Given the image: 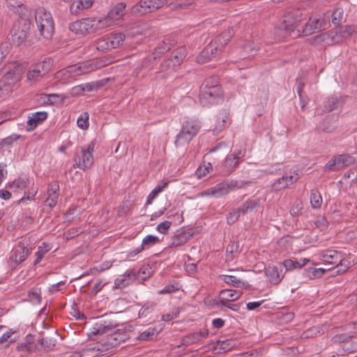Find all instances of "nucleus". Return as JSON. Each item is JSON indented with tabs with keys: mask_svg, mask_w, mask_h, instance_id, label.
I'll list each match as a JSON object with an SVG mask.
<instances>
[{
	"mask_svg": "<svg viewBox=\"0 0 357 357\" xmlns=\"http://www.w3.org/2000/svg\"><path fill=\"white\" fill-rule=\"evenodd\" d=\"M109 39V45L112 49L119 47L122 45L125 40V35L121 33H111L109 36H107Z\"/></svg>",
	"mask_w": 357,
	"mask_h": 357,
	"instance_id": "4c0bfd02",
	"label": "nucleus"
},
{
	"mask_svg": "<svg viewBox=\"0 0 357 357\" xmlns=\"http://www.w3.org/2000/svg\"><path fill=\"white\" fill-rule=\"evenodd\" d=\"M51 249L50 244L43 243L38 248L37 252L35 253L36 259L33 261V265L36 266L39 264L43 259L45 255H46Z\"/></svg>",
	"mask_w": 357,
	"mask_h": 357,
	"instance_id": "58836bf2",
	"label": "nucleus"
},
{
	"mask_svg": "<svg viewBox=\"0 0 357 357\" xmlns=\"http://www.w3.org/2000/svg\"><path fill=\"white\" fill-rule=\"evenodd\" d=\"M296 22L291 20L289 15H285L283 22L280 24L276 31L282 35V37L291 36L296 29Z\"/></svg>",
	"mask_w": 357,
	"mask_h": 357,
	"instance_id": "aec40b11",
	"label": "nucleus"
},
{
	"mask_svg": "<svg viewBox=\"0 0 357 357\" xmlns=\"http://www.w3.org/2000/svg\"><path fill=\"white\" fill-rule=\"evenodd\" d=\"M206 195L213 196L215 197H220L228 194V190L226 189L224 183H218L214 187L207 189L204 191Z\"/></svg>",
	"mask_w": 357,
	"mask_h": 357,
	"instance_id": "c756f323",
	"label": "nucleus"
},
{
	"mask_svg": "<svg viewBox=\"0 0 357 357\" xmlns=\"http://www.w3.org/2000/svg\"><path fill=\"white\" fill-rule=\"evenodd\" d=\"M246 154L245 148L235 150L232 153L226 156L223 162V167L222 172L225 176L231 174L238 168L241 160L245 157Z\"/></svg>",
	"mask_w": 357,
	"mask_h": 357,
	"instance_id": "1a4fd4ad",
	"label": "nucleus"
},
{
	"mask_svg": "<svg viewBox=\"0 0 357 357\" xmlns=\"http://www.w3.org/2000/svg\"><path fill=\"white\" fill-rule=\"evenodd\" d=\"M332 22L335 25H339L344 18V10L341 8H336L331 14Z\"/></svg>",
	"mask_w": 357,
	"mask_h": 357,
	"instance_id": "3c124183",
	"label": "nucleus"
},
{
	"mask_svg": "<svg viewBox=\"0 0 357 357\" xmlns=\"http://www.w3.org/2000/svg\"><path fill=\"white\" fill-rule=\"evenodd\" d=\"M199 342L200 341L196 333L185 335L182 340V343L185 345H189Z\"/></svg>",
	"mask_w": 357,
	"mask_h": 357,
	"instance_id": "bf43d9fd",
	"label": "nucleus"
},
{
	"mask_svg": "<svg viewBox=\"0 0 357 357\" xmlns=\"http://www.w3.org/2000/svg\"><path fill=\"white\" fill-rule=\"evenodd\" d=\"M5 70L3 77L0 80V91L8 92L20 80L22 68L15 63H10Z\"/></svg>",
	"mask_w": 357,
	"mask_h": 357,
	"instance_id": "423d86ee",
	"label": "nucleus"
},
{
	"mask_svg": "<svg viewBox=\"0 0 357 357\" xmlns=\"http://www.w3.org/2000/svg\"><path fill=\"white\" fill-rule=\"evenodd\" d=\"M162 331V328L150 327L140 333L137 337L139 340L147 341L153 340Z\"/></svg>",
	"mask_w": 357,
	"mask_h": 357,
	"instance_id": "2f4dec72",
	"label": "nucleus"
},
{
	"mask_svg": "<svg viewBox=\"0 0 357 357\" xmlns=\"http://www.w3.org/2000/svg\"><path fill=\"white\" fill-rule=\"evenodd\" d=\"M168 181H165L162 185H157L148 195L146 204H151L158 195L167 186Z\"/></svg>",
	"mask_w": 357,
	"mask_h": 357,
	"instance_id": "79ce46f5",
	"label": "nucleus"
},
{
	"mask_svg": "<svg viewBox=\"0 0 357 357\" xmlns=\"http://www.w3.org/2000/svg\"><path fill=\"white\" fill-rule=\"evenodd\" d=\"M135 279V272L133 269L127 270L124 274L119 275L114 281V287L117 289H122L128 286Z\"/></svg>",
	"mask_w": 357,
	"mask_h": 357,
	"instance_id": "b1692460",
	"label": "nucleus"
},
{
	"mask_svg": "<svg viewBox=\"0 0 357 357\" xmlns=\"http://www.w3.org/2000/svg\"><path fill=\"white\" fill-rule=\"evenodd\" d=\"M220 279L226 284L235 287H243L245 288H248L250 286L247 282H243L234 275H220Z\"/></svg>",
	"mask_w": 357,
	"mask_h": 357,
	"instance_id": "7c9ffc66",
	"label": "nucleus"
},
{
	"mask_svg": "<svg viewBox=\"0 0 357 357\" xmlns=\"http://www.w3.org/2000/svg\"><path fill=\"white\" fill-rule=\"evenodd\" d=\"M117 326V324L114 323L109 319H102L96 321L88 333L90 339H93L94 336L98 335H102L110 331Z\"/></svg>",
	"mask_w": 357,
	"mask_h": 357,
	"instance_id": "ddd939ff",
	"label": "nucleus"
},
{
	"mask_svg": "<svg viewBox=\"0 0 357 357\" xmlns=\"http://www.w3.org/2000/svg\"><path fill=\"white\" fill-rule=\"evenodd\" d=\"M220 121H218L213 130L214 135H218L221 132L227 125L229 121V116L226 112L220 117Z\"/></svg>",
	"mask_w": 357,
	"mask_h": 357,
	"instance_id": "37998d69",
	"label": "nucleus"
},
{
	"mask_svg": "<svg viewBox=\"0 0 357 357\" xmlns=\"http://www.w3.org/2000/svg\"><path fill=\"white\" fill-rule=\"evenodd\" d=\"M179 289V287L178 284H168L165 286L163 289L158 291V294H167L175 292Z\"/></svg>",
	"mask_w": 357,
	"mask_h": 357,
	"instance_id": "e2e57ef3",
	"label": "nucleus"
},
{
	"mask_svg": "<svg viewBox=\"0 0 357 357\" xmlns=\"http://www.w3.org/2000/svg\"><path fill=\"white\" fill-rule=\"evenodd\" d=\"M319 259L329 264H336L334 269L337 274L345 273L349 268L350 263L346 259H342L340 253L334 250H324L319 254Z\"/></svg>",
	"mask_w": 357,
	"mask_h": 357,
	"instance_id": "20e7f679",
	"label": "nucleus"
},
{
	"mask_svg": "<svg viewBox=\"0 0 357 357\" xmlns=\"http://www.w3.org/2000/svg\"><path fill=\"white\" fill-rule=\"evenodd\" d=\"M325 29V23L321 18L310 17L309 21L305 24L303 32L305 35H311L314 33L319 32L321 29Z\"/></svg>",
	"mask_w": 357,
	"mask_h": 357,
	"instance_id": "412c9836",
	"label": "nucleus"
},
{
	"mask_svg": "<svg viewBox=\"0 0 357 357\" xmlns=\"http://www.w3.org/2000/svg\"><path fill=\"white\" fill-rule=\"evenodd\" d=\"M167 3L168 0H140L131 8V13L136 15H143L161 8Z\"/></svg>",
	"mask_w": 357,
	"mask_h": 357,
	"instance_id": "6e6552de",
	"label": "nucleus"
},
{
	"mask_svg": "<svg viewBox=\"0 0 357 357\" xmlns=\"http://www.w3.org/2000/svg\"><path fill=\"white\" fill-rule=\"evenodd\" d=\"M233 36L232 29H227L218 35L214 40L211 43H214L218 46V52L221 51L222 49L229 43Z\"/></svg>",
	"mask_w": 357,
	"mask_h": 357,
	"instance_id": "a878e982",
	"label": "nucleus"
},
{
	"mask_svg": "<svg viewBox=\"0 0 357 357\" xmlns=\"http://www.w3.org/2000/svg\"><path fill=\"white\" fill-rule=\"evenodd\" d=\"M190 229H181L177 230L171 238L170 248H176L187 243L192 236Z\"/></svg>",
	"mask_w": 357,
	"mask_h": 357,
	"instance_id": "a211bd4d",
	"label": "nucleus"
},
{
	"mask_svg": "<svg viewBox=\"0 0 357 357\" xmlns=\"http://www.w3.org/2000/svg\"><path fill=\"white\" fill-rule=\"evenodd\" d=\"M185 49L184 47H180L172 53V56L170 57L174 59L176 65L180 66L181 62L185 57Z\"/></svg>",
	"mask_w": 357,
	"mask_h": 357,
	"instance_id": "09e8293b",
	"label": "nucleus"
},
{
	"mask_svg": "<svg viewBox=\"0 0 357 357\" xmlns=\"http://www.w3.org/2000/svg\"><path fill=\"white\" fill-rule=\"evenodd\" d=\"M56 340L50 337H43L38 340L36 347L39 351H50L56 345Z\"/></svg>",
	"mask_w": 357,
	"mask_h": 357,
	"instance_id": "c85d7f7f",
	"label": "nucleus"
},
{
	"mask_svg": "<svg viewBox=\"0 0 357 357\" xmlns=\"http://www.w3.org/2000/svg\"><path fill=\"white\" fill-rule=\"evenodd\" d=\"M242 214L241 211H239V208H237L232 211L227 216V222L229 225L234 224L239 218L240 215Z\"/></svg>",
	"mask_w": 357,
	"mask_h": 357,
	"instance_id": "13d9d810",
	"label": "nucleus"
},
{
	"mask_svg": "<svg viewBox=\"0 0 357 357\" xmlns=\"http://www.w3.org/2000/svg\"><path fill=\"white\" fill-rule=\"evenodd\" d=\"M51 62L48 59L31 65L26 73V78L31 82H36L44 77L51 69Z\"/></svg>",
	"mask_w": 357,
	"mask_h": 357,
	"instance_id": "9d476101",
	"label": "nucleus"
},
{
	"mask_svg": "<svg viewBox=\"0 0 357 357\" xmlns=\"http://www.w3.org/2000/svg\"><path fill=\"white\" fill-rule=\"evenodd\" d=\"M159 242L160 239L158 237L153 235H147L143 238L141 245L144 250H146L158 243Z\"/></svg>",
	"mask_w": 357,
	"mask_h": 357,
	"instance_id": "de8ad7c7",
	"label": "nucleus"
},
{
	"mask_svg": "<svg viewBox=\"0 0 357 357\" xmlns=\"http://www.w3.org/2000/svg\"><path fill=\"white\" fill-rule=\"evenodd\" d=\"M32 249L27 248L23 241L18 242L11 252L10 259L15 264L22 263L31 253Z\"/></svg>",
	"mask_w": 357,
	"mask_h": 357,
	"instance_id": "2eb2a0df",
	"label": "nucleus"
},
{
	"mask_svg": "<svg viewBox=\"0 0 357 357\" xmlns=\"http://www.w3.org/2000/svg\"><path fill=\"white\" fill-rule=\"evenodd\" d=\"M93 22L95 23L96 32L114 24L107 16L100 19L94 18Z\"/></svg>",
	"mask_w": 357,
	"mask_h": 357,
	"instance_id": "49530a36",
	"label": "nucleus"
},
{
	"mask_svg": "<svg viewBox=\"0 0 357 357\" xmlns=\"http://www.w3.org/2000/svg\"><path fill=\"white\" fill-rule=\"evenodd\" d=\"M69 29L72 32H74L76 34H84L83 28H82V22L81 20H76L69 24Z\"/></svg>",
	"mask_w": 357,
	"mask_h": 357,
	"instance_id": "4d7b16f0",
	"label": "nucleus"
},
{
	"mask_svg": "<svg viewBox=\"0 0 357 357\" xmlns=\"http://www.w3.org/2000/svg\"><path fill=\"white\" fill-rule=\"evenodd\" d=\"M112 341V337H110L109 335L107 334L100 341L86 344L84 347V351L91 352L93 354V356H103L105 352L109 351L112 348L116 347Z\"/></svg>",
	"mask_w": 357,
	"mask_h": 357,
	"instance_id": "9b49d317",
	"label": "nucleus"
},
{
	"mask_svg": "<svg viewBox=\"0 0 357 357\" xmlns=\"http://www.w3.org/2000/svg\"><path fill=\"white\" fill-rule=\"evenodd\" d=\"M84 9H86V8H82V4L79 3V0L73 2L70 6V10L72 13H79Z\"/></svg>",
	"mask_w": 357,
	"mask_h": 357,
	"instance_id": "774afa93",
	"label": "nucleus"
},
{
	"mask_svg": "<svg viewBox=\"0 0 357 357\" xmlns=\"http://www.w3.org/2000/svg\"><path fill=\"white\" fill-rule=\"evenodd\" d=\"M125 8L126 4L124 3H119L108 13L107 17L113 24L122 19Z\"/></svg>",
	"mask_w": 357,
	"mask_h": 357,
	"instance_id": "393cba45",
	"label": "nucleus"
},
{
	"mask_svg": "<svg viewBox=\"0 0 357 357\" xmlns=\"http://www.w3.org/2000/svg\"><path fill=\"white\" fill-rule=\"evenodd\" d=\"M265 275L268 282L272 284H278L284 278L282 269L275 266H268L266 267Z\"/></svg>",
	"mask_w": 357,
	"mask_h": 357,
	"instance_id": "4be33fe9",
	"label": "nucleus"
},
{
	"mask_svg": "<svg viewBox=\"0 0 357 357\" xmlns=\"http://www.w3.org/2000/svg\"><path fill=\"white\" fill-rule=\"evenodd\" d=\"M89 116L87 112L82 114L77 120V126L84 130L87 129L89 126Z\"/></svg>",
	"mask_w": 357,
	"mask_h": 357,
	"instance_id": "6e6d98bb",
	"label": "nucleus"
},
{
	"mask_svg": "<svg viewBox=\"0 0 357 357\" xmlns=\"http://www.w3.org/2000/svg\"><path fill=\"white\" fill-rule=\"evenodd\" d=\"M259 50V45L253 41H248L243 47L241 58L248 59L256 55Z\"/></svg>",
	"mask_w": 357,
	"mask_h": 357,
	"instance_id": "bb28decb",
	"label": "nucleus"
},
{
	"mask_svg": "<svg viewBox=\"0 0 357 357\" xmlns=\"http://www.w3.org/2000/svg\"><path fill=\"white\" fill-rule=\"evenodd\" d=\"M59 190L60 188L57 181L51 182L47 185V198L45 200V203L52 208L57 204Z\"/></svg>",
	"mask_w": 357,
	"mask_h": 357,
	"instance_id": "6ab92c4d",
	"label": "nucleus"
},
{
	"mask_svg": "<svg viewBox=\"0 0 357 357\" xmlns=\"http://www.w3.org/2000/svg\"><path fill=\"white\" fill-rule=\"evenodd\" d=\"M178 68V65H176L174 59H172L171 58L167 59L161 64L162 70H167V75H169L172 72L176 71Z\"/></svg>",
	"mask_w": 357,
	"mask_h": 357,
	"instance_id": "c03bdc74",
	"label": "nucleus"
},
{
	"mask_svg": "<svg viewBox=\"0 0 357 357\" xmlns=\"http://www.w3.org/2000/svg\"><path fill=\"white\" fill-rule=\"evenodd\" d=\"M337 102L338 99L337 97H331L328 98V100L324 102L325 109L328 112L334 110L336 108Z\"/></svg>",
	"mask_w": 357,
	"mask_h": 357,
	"instance_id": "680f3d73",
	"label": "nucleus"
},
{
	"mask_svg": "<svg viewBox=\"0 0 357 357\" xmlns=\"http://www.w3.org/2000/svg\"><path fill=\"white\" fill-rule=\"evenodd\" d=\"M38 192V188L34 189L33 187L31 188V191L25 192L24 196L22 197L20 200V203H22L24 200H33Z\"/></svg>",
	"mask_w": 357,
	"mask_h": 357,
	"instance_id": "0e129e2a",
	"label": "nucleus"
},
{
	"mask_svg": "<svg viewBox=\"0 0 357 357\" xmlns=\"http://www.w3.org/2000/svg\"><path fill=\"white\" fill-rule=\"evenodd\" d=\"M33 13L40 36L51 39L54 33V22L51 13L44 8H38Z\"/></svg>",
	"mask_w": 357,
	"mask_h": 357,
	"instance_id": "f03ea898",
	"label": "nucleus"
},
{
	"mask_svg": "<svg viewBox=\"0 0 357 357\" xmlns=\"http://www.w3.org/2000/svg\"><path fill=\"white\" fill-rule=\"evenodd\" d=\"M310 204L314 208H319L322 204V197L317 189H312L310 193Z\"/></svg>",
	"mask_w": 357,
	"mask_h": 357,
	"instance_id": "a19ab883",
	"label": "nucleus"
},
{
	"mask_svg": "<svg viewBox=\"0 0 357 357\" xmlns=\"http://www.w3.org/2000/svg\"><path fill=\"white\" fill-rule=\"evenodd\" d=\"M6 6L10 10L17 14L19 18H22V17H31L33 14L32 9L24 6L18 0H6Z\"/></svg>",
	"mask_w": 357,
	"mask_h": 357,
	"instance_id": "dca6fc26",
	"label": "nucleus"
},
{
	"mask_svg": "<svg viewBox=\"0 0 357 357\" xmlns=\"http://www.w3.org/2000/svg\"><path fill=\"white\" fill-rule=\"evenodd\" d=\"M201 123L198 120L189 119L185 121L181 131L176 135L175 144L176 146L188 143L199 132Z\"/></svg>",
	"mask_w": 357,
	"mask_h": 357,
	"instance_id": "39448f33",
	"label": "nucleus"
},
{
	"mask_svg": "<svg viewBox=\"0 0 357 357\" xmlns=\"http://www.w3.org/2000/svg\"><path fill=\"white\" fill-rule=\"evenodd\" d=\"M234 347V343L232 340H226L224 341H218L217 344L213 347L214 353L220 354L225 353Z\"/></svg>",
	"mask_w": 357,
	"mask_h": 357,
	"instance_id": "e433bc0d",
	"label": "nucleus"
},
{
	"mask_svg": "<svg viewBox=\"0 0 357 357\" xmlns=\"http://www.w3.org/2000/svg\"><path fill=\"white\" fill-rule=\"evenodd\" d=\"M84 72L82 70L81 66H77L76 65L70 66L66 68H63L57 71L54 74V79L61 83H66L70 81L72 78H74Z\"/></svg>",
	"mask_w": 357,
	"mask_h": 357,
	"instance_id": "4468645a",
	"label": "nucleus"
},
{
	"mask_svg": "<svg viewBox=\"0 0 357 357\" xmlns=\"http://www.w3.org/2000/svg\"><path fill=\"white\" fill-rule=\"evenodd\" d=\"M217 47L214 43H208L197 57V61L204 63L210 61L218 52Z\"/></svg>",
	"mask_w": 357,
	"mask_h": 357,
	"instance_id": "5701e85b",
	"label": "nucleus"
},
{
	"mask_svg": "<svg viewBox=\"0 0 357 357\" xmlns=\"http://www.w3.org/2000/svg\"><path fill=\"white\" fill-rule=\"evenodd\" d=\"M31 18L22 17L13 22L9 33V40L15 46H20L26 40L31 25Z\"/></svg>",
	"mask_w": 357,
	"mask_h": 357,
	"instance_id": "7ed1b4c3",
	"label": "nucleus"
},
{
	"mask_svg": "<svg viewBox=\"0 0 357 357\" xmlns=\"http://www.w3.org/2000/svg\"><path fill=\"white\" fill-rule=\"evenodd\" d=\"M36 346H35L32 341V337L29 335L26 336L24 342L20 343L17 346V350L20 351H33Z\"/></svg>",
	"mask_w": 357,
	"mask_h": 357,
	"instance_id": "ea45409f",
	"label": "nucleus"
},
{
	"mask_svg": "<svg viewBox=\"0 0 357 357\" xmlns=\"http://www.w3.org/2000/svg\"><path fill=\"white\" fill-rule=\"evenodd\" d=\"M223 91L216 76L204 79L200 89L199 100L204 106L218 103L222 100Z\"/></svg>",
	"mask_w": 357,
	"mask_h": 357,
	"instance_id": "f257e3e1",
	"label": "nucleus"
},
{
	"mask_svg": "<svg viewBox=\"0 0 357 357\" xmlns=\"http://www.w3.org/2000/svg\"><path fill=\"white\" fill-rule=\"evenodd\" d=\"M110 337H112L114 344L116 347L119 345L121 342H124L126 335L125 334L124 331H121V330H117L114 333H112L109 334Z\"/></svg>",
	"mask_w": 357,
	"mask_h": 357,
	"instance_id": "603ef678",
	"label": "nucleus"
},
{
	"mask_svg": "<svg viewBox=\"0 0 357 357\" xmlns=\"http://www.w3.org/2000/svg\"><path fill=\"white\" fill-rule=\"evenodd\" d=\"M95 143L91 142L86 146L82 147L81 154L74 158V168H79L83 171L90 168L93 163V153L94 151Z\"/></svg>",
	"mask_w": 357,
	"mask_h": 357,
	"instance_id": "0eeeda50",
	"label": "nucleus"
},
{
	"mask_svg": "<svg viewBox=\"0 0 357 357\" xmlns=\"http://www.w3.org/2000/svg\"><path fill=\"white\" fill-rule=\"evenodd\" d=\"M310 261L309 259L303 258L300 259L299 261H294L292 259H285L282 264L285 268L287 271H292L296 268H301L303 267L307 262Z\"/></svg>",
	"mask_w": 357,
	"mask_h": 357,
	"instance_id": "473e14b6",
	"label": "nucleus"
},
{
	"mask_svg": "<svg viewBox=\"0 0 357 357\" xmlns=\"http://www.w3.org/2000/svg\"><path fill=\"white\" fill-rule=\"evenodd\" d=\"M299 179L298 173L294 172L293 174H284L281 178L275 181L271 185V190L278 192L292 185Z\"/></svg>",
	"mask_w": 357,
	"mask_h": 357,
	"instance_id": "f3484780",
	"label": "nucleus"
},
{
	"mask_svg": "<svg viewBox=\"0 0 357 357\" xmlns=\"http://www.w3.org/2000/svg\"><path fill=\"white\" fill-rule=\"evenodd\" d=\"M242 294V291L240 290L225 289L220 291L219 298H223L225 301L231 302L238 300Z\"/></svg>",
	"mask_w": 357,
	"mask_h": 357,
	"instance_id": "cd10ccee",
	"label": "nucleus"
},
{
	"mask_svg": "<svg viewBox=\"0 0 357 357\" xmlns=\"http://www.w3.org/2000/svg\"><path fill=\"white\" fill-rule=\"evenodd\" d=\"M29 300L33 303H40L41 301L40 292L37 289H32L28 293Z\"/></svg>",
	"mask_w": 357,
	"mask_h": 357,
	"instance_id": "052dcab7",
	"label": "nucleus"
},
{
	"mask_svg": "<svg viewBox=\"0 0 357 357\" xmlns=\"http://www.w3.org/2000/svg\"><path fill=\"white\" fill-rule=\"evenodd\" d=\"M96 48L98 51L106 52L112 50L110 47L107 37L99 38L96 40Z\"/></svg>",
	"mask_w": 357,
	"mask_h": 357,
	"instance_id": "8fccbe9b",
	"label": "nucleus"
},
{
	"mask_svg": "<svg viewBox=\"0 0 357 357\" xmlns=\"http://www.w3.org/2000/svg\"><path fill=\"white\" fill-rule=\"evenodd\" d=\"M172 225V222H169V221H164L161 223H160L158 226H157V231L161 234H166L168 231V229H169L170 226Z\"/></svg>",
	"mask_w": 357,
	"mask_h": 357,
	"instance_id": "69168bd1",
	"label": "nucleus"
},
{
	"mask_svg": "<svg viewBox=\"0 0 357 357\" xmlns=\"http://www.w3.org/2000/svg\"><path fill=\"white\" fill-rule=\"evenodd\" d=\"M259 206V199H248L245 201L241 206L239 207V211H241L242 214L256 211Z\"/></svg>",
	"mask_w": 357,
	"mask_h": 357,
	"instance_id": "72a5a7b5",
	"label": "nucleus"
},
{
	"mask_svg": "<svg viewBox=\"0 0 357 357\" xmlns=\"http://www.w3.org/2000/svg\"><path fill=\"white\" fill-rule=\"evenodd\" d=\"M226 187V189L228 190V194L229 192L234 190L236 188L241 189L246 186L250 185L252 182L251 181H238L236 179H231L228 181L227 183H224Z\"/></svg>",
	"mask_w": 357,
	"mask_h": 357,
	"instance_id": "f704fd0d",
	"label": "nucleus"
},
{
	"mask_svg": "<svg viewBox=\"0 0 357 357\" xmlns=\"http://www.w3.org/2000/svg\"><path fill=\"white\" fill-rule=\"evenodd\" d=\"M36 119V123L38 125L47 118V113L46 112H37L32 115Z\"/></svg>",
	"mask_w": 357,
	"mask_h": 357,
	"instance_id": "338daca9",
	"label": "nucleus"
},
{
	"mask_svg": "<svg viewBox=\"0 0 357 357\" xmlns=\"http://www.w3.org/2000/svg\"><path fill=\"white\" fill-rule=\"evenodd\" d=\"M305 273L310 278H315L321 277L325 272V269L324 268H308L304 270Z\"/></svg>",
	"mask_w": 357,
	"mask_h": 357,
	"instance_id": "864d4df0",
	"label": "nucleus"
},
{
	"mask_svg": "<svg viewBox=\"0 0 357 357\" xmlns=\"http://www.w3.org/2000/svg\"><path fill=\"white\" fill-rule=\"evenodd\" d=\"M170 50V45L167 43L166 40H163L162 43H160L157 47L155 49V52L153 53L154 57L153 59H156V57L160 56V54H165L166 52Z\"/></svg>",
	"mask_w": 357,
	"mask_h": 357,
	"instance_id": "5fc2aeb1",
	"label": "nucleus"
},
{
	"mask_svg": "<svg viewBox=\"0 0 357 357\" xmlns=\"http://www.w3.org/2000/svg\"><path fill=\"white\" fill-rule=\"evenodd\" d=\"M94 18H84L82 20V28L84 34L96 32Z\"/></svg>",
	"mask_w": 357,
	"mask_h": 357,
	"instance_id": "a18cd8bd",
	"label": "nucleus"
},
{
	"mask_svg": "<svg viewBox=\"0 0 357 357\" xmlns=\"http://www.w3.org/2000/svg\"><path fill=\"white\" fill-rule=\"evenodd\" d=\"M29 183V178L19 177L15 179L11 183L7 185L6 187L13 190L14 192H18L26 188Z\"/></svg>",
	"mask_w": 357,
	"mask_h": 357,
	"instance_id": "c9c22d12",
	"label": "nucleus"
},
{
	"mask_svg": "<svg viewBox=\"0 0 357 357\" xmlns=\"http://www.w3.org/2000/svg\"><path fill=\"white\" fill-rule=\"evenodd\" d=\"M355 159L349 154L333 156L324 167V172H335L354 163Z\"/></svg>",
	"mask_w": 357,
	"mask_h": 357,
	"instance_id": "f8f14e48",
	"label": "nucleus"
}]
</instances>
